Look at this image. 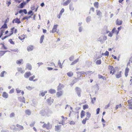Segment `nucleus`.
<instances>
[{
    "instance_id": "nucleus-50",
    "label": "nucleus",
    "mask_w": 132,
    "mask_h": 132,
    "mask_svg": "<svg viewBox=\"0 0 132 132\" xmlns=\"http://www.w3.org/2000/svg\"><path fill=\"white\" fill-rule=\"evenodd\" d=\"M97 12V15H100L102 14L101 12L100 11L98 10H97L96 11Z\"/></svg>"
},
{
    "instance_id": "nucleus-55",
    "label": "nucleus",
    "mask_w": 132,
    "mask_h": 132,
    "mask_svg": "<svg viewBox=\"0 0 132 132\" xmlns=\"http://www.w3.org/2000/svg\"><path fill=\"white\" fill-rule=\"evenodd\" d=\"M121 107V104H120L119 105H117L116 107V109H117L118 108H120Z\"/></svg>"
},
{
    "instance_id": "nucleus-44",
    "label": "nucleus",
    "mask_w": 132,
    "mask_h": 132,
    "mask_svg": "<svg viewBox=\"0 0 132 132\" xmlns=\"http://www.w3.org/2000/svg\"><path fill=\"white\" fill-rule=\"evenodd\" d=\"M26 88L27 89L29 90H31L34 88V87H31L30 86H27L26 87Z\"/></svg>"
},
{
    "instance_id": "nucleus-3",
    "label": "nucleus",
    "mask_w": 132,
    "mask_h": 132,
    "mask_svg": "<svg viewBox=\"0 0 132 132\" xmlns=\"http://www.w3.org/2000/svg\"><path fill=\"white\" fill-rule=\"evenodd\" d=\"M75 90L76 92L78 95L79 97L81 96L80 93L81 92V90L78 87H76Z\"/></svg>"
},
{
    "instance_id": "nucleus-51",
    "label": "nucleus",
    "mask_w": 132,
    "mask_h": 132,
    "mask_svg": "<svg viewBox=\"0 0 132 132\" xmlns=\"http://www.w3.org/2000/svg\"><path fill=\"white\" fill-rule=\"evenodd\" d=\"M83 29V27L82 26H80L78 30L79 32H81Z\"/></svg>"
},
{
    "instance_id": "nucleus-8",
    "label": "nucleus",
    "mask_w": 132,
    "mask_h": 132,
    "mask_svg": "<svg viewBox=\"0 0 132 132\" xmlns=\"http://www.w3.org/2000/svg\"><path fill=\"white\" fill-rule=\"evenodd\" d=\"M121 72L122 71H121L118 72L115 75L116 77L117 78H119L121 77Z\"/></svg>"
},
{
    "instance_id": "nucleus-39",
    "label": "nucleus",
    "mask_w": 132,
    "mask_h": 132,
    "mask_svg": "<svg viewBox=\"0 0 132 132\" xmlns=\"http://www.w3.org/2000/svg\"><path fill=\"white\" fill-rule=\"evenodd\" d=\"M23 59H21L19 60H18L16 61V63L17 64H21L22 62L23 61Z\"/></svg>"
},
{
    "instance_id": "nucleus-18",
    "label": "nucleus",
    "mask_w": 132,
    "mask_h": 132,
    "mask_svg": "<svg viewBox=\"0 0 132 132\" xmlns=\"http://www.w3.org/2000/svg\"><path fill=\"white\" fill-rule=\"evenodd\" d=\"M71 0H67L63 3V6H67L71 2Z\"/></svg>"
},
{
    "instance_id": "nucleus-45",
    "label": "nucleus",
    "mask_w": 132,
    "mask_h": 132,
    "mask_svg": "<svg viewBox=\"0 0 132 132\" xmlns=\"http://www.w3.org/2000/svg\"><path fill=\"white\" fill-rule=\"evenodd\" d=\"M35 78V76L34 75L33 76L30 77L29 78V80L30 81H33V79Z\"/></svg>"
},
{
    "instance_id": "nucleus-15",
    "label": "nucleus",
    "mask_w": 132,
    "mask_h": 132,
    "mask_svg": "<svg viewBox=\"0 0 132 132\" xmlns=\"http://www.w3.org/2000/svg\"><path fill=\"white\" fill-rule=\"evenodd\" d=\"M2 96L4 98H6L8 97V95L6 92H3V93Z\"/></svg>"
},
{
    "instance_id": "nucleus-9",
    "label": "nucleus",
    "mask_w": 132,
    "mask_h": 132,
    "mask_svg": "<svg viewBox=\"0 0 132 132\" xmlns=\"http://www.w3.org/2000/svg\"><path fill=\"white\" fill-rule=\"evenodd\" d=\"M64 86L62 84H59V85L57 87V90H59L61 89H62L63 88Z\"/></svg>"
},
{
    "instance_id": "nucleus-41",
    "label": "nucleus",
    "mask_w": 132,
    "mask_h": 132,
    "mask_svg": "<svg viewBox=\"0 0 132 132\" xmlns=\"http://www.w3.org/2000/svg\"><path fill=\"white\" fill-rule=\"evenodd\" d=\"M7 28V24L5 23L2 26V27H1V29L2 28Z\"/></svg>"
},
{
    "instance_id": "nucleus-54",
    "label": "nucleus",
    "mask_w": 132,
    "mask_h": 132,
    "mask_svg": "<svg viewBox=\"0 0 132 132\" xmlns=\"http://www.w3.org/2000/svg\"><path fill=\"white\" fill-rule=\"evenodd\" d=\"M9 41L10 42V43L12 44H14V42L12 41V39H10L9 40Z\"/></svg>"
},
{
    "instance_id": "nucleus-2",
    "label": "nucleus",
    "mask_w": 132,
    "mask_h": 132,
    "mask_svg": "<svg viewBox=\"0 0 132 132\" xmlns=\"http://www.w3.org/2000/svg\"><path fill=\"white\" fill-rule=\"evenodd\" d=\"M42 127L43 128H46L47 129H50L52 128V126L49 122H48L47 124L44 123L42 126Z\"/></svg>"
},
{
    "instance_id": "nucleus-6",
    "label": "nucleus",
    "mask_w": 132,
    "mask_h": 132,
    "mask_svg": "<svg viewBox=\"0 0 132 132\" xmlns=\"http://www.w3.org/2000/svg\"><path fill=\"white\" fill-rule=\"evenodd\" d=\"M57 25H54L52 28V30H51L50 31V32H52V33H54L56 32L57 28Z\"/></svg>"
},
{
    "instance_id": "nucleus-48",
    "label": "nucleus",
    "mask_w": 132,
    "mask_h": 132,
    "mask_svg": "<svg viewBox=\"0 0 132 132\" xmlns=\"http://www.w3.org/2000/svg\"><path fill=\"white\" fill-rule=\"evenodd\" d=\"M88 108V105H83V109L84 110Z\"/></svg>"
},
{
    "instance_id": "nucleus-17",
    "label": "nucleus",
    "mask_w": 132,
    "mask_h": 132,
    "mask_svg": "<svg viewBox=\"0 0 132 132\" xmlns=\"http://www.w3.org/2000/svg\"><path fill=\"white\" fill-rule=\"evenodd\" d=\"M16 126L18 127V129L19 130H22L23 129V127L21 125L17 124L16 125Z\"/></svg>"
},
{
    "instance_id": "nucleus-52",
    "label": "nucleus",
    "mask_w": 132,
    "mask_h": 132,
    "mask_svg": "<svg viewBox=\"0 0 132 132\" xmlns=\"http://www.w3.org/2000/svg\"><path fill=\"white\" fill-rule=\"evenodd\" d=\"M15 114L13 112L11 113L10 115V117L11 118L13 117L14 116Z\"/></svg>"
},
{
    "instance_id": "nucleus-5",
    "label": "nucleus",
    "mask_w": 132,
    "mask_h": 132,
    "mask_svg": "<svg viewBox=\"0 0 132 132\" xmlns=\"http://www.w3.org/2000/svg\"><path fill=\"white\" fill-rule=\"evenodd\" d=\"M109 31L107 29V27L106 26L105 27L104 29H102V33L103 34H105L108 33Z\"/></svg>"
},
{
    "instance_id": "nucleus-4",
    "label": "nucleus",
    "mask_w": 132,
    "mask_h": 132,
    "mask_svg": "<svg viewBox=\"0 0 132 132\" xmlns=\"http://www.w3.org/2000/svg\"><path fill=\"white\" fill-rule=\"evenodd\" d=\"M31 75V74L30 71H27L24 73V77L25 78H28Z\"/></svg>"
},
{
    "instance_id": "nucleus-53",
    "label": "nucleus",
    "mask_w": 132,
    "mask_h": 132,
    "mask_svg": "<svg viewBox=\"0 0 132 132\" xmlns=\"http://www.w3.org/2000/svg\"><path fill=\"white\" fill-rule=\"evenodd\" d=\"M31 17V16H25V17H24L23 18V20H24L25 19H27V20H28V19L30 18Z\"/></svg>"
},
{
    "instance_id": "nucleus-28",
    "label": "nucleus",
    "mask_w": 132,
    "mask_h": 132,
    "mask_svg": "<svg viewBox=\"0 0 132 132\" xmlns=\"http://www.w3.org/2000/svg\"><path fill=\"white\" fill-rule=\"evenodd\" d=\"M85 111L84 110H82L81 112V117L82 118L85 116Z\"/></svg>"
},
{
    "instance_id": "nucleus-23",
    "label": "nucleus",
    "mask_w": 132,
    "mask_h": 132,
    "mask_svg": "<svg viewBox=\"0 0 132 132\" xmlns=\"http://www.w3.org/2000/svg\"><path fill=\"white\" fill-rule=\"evenodd\" d=\"M49 92L51 94H53L55 93L56 91L54 89H51L49 90Z\"/></svg>"
},
{
    "instance_id": "nucleus-61",
    "label": "nucleus",
    "mask_w": 132,
    "mask_h": 132,
    "mask_svg": "<svg viewBox=\"0 0 132 132\" xmlns=\"http://www.w3.org/2000/svg\"><path fill=\"white\" fill-rule=\"evenodd\" d=\"M62 14L60 12L59 14L57 15V17L59 18L60 19L61 18V16L62 15Z\"/></svg>"
},
{
    "instance_id": "nucleus-47",
    "label": "nucleus",
    "mask_w": 132,
    "mask_h": 132,
    "mask_svg": "<svg viewBox=\"0 0 132 132\" xmlns=\"http://www.w3.org/2000/svg\"><path fill=\"white\" fill-rule=\"evenodd\" d=\"M86 113V116L89 119L90 117L91 114L90 113L88 112H87Z\"/></svg>"
},
{
    "instance_id": "nucleus-25",
    "label": "nucleus",
    "mask_w": 132,
    "mask_h": 132,
    "mask_svg": "<svg viewBox=\"0 0 132 132\" xmlns=\"http://www.w3.org/2000/svg\"><path fill=\"white\" fill-rule=\"evenodd\" d=\"M14 20H15V22L18 24L20 23L21 22L20 19H18V18L14 19Z\"/></svg>"
},
{
    "instance_id": "nucleus-57",
    "label": "nucleus",
    "mask_w": 132,
    "mask_h": 132,
    "mask_svg": "<svg viewBox=\"0 0 132 132\" xmlns=\"http://www.w3.org/2000/svg\"><path fill=\"white\" fill-rule=\"evenodd\" d=\"M104 55L105 56H108L109 55V52L108 51H106L105 53H104Z\"/></svg>"
},
{
    "instance_id": "nucleus-27",
    "label": "nucleus",
    "mask_w": 132,
    "mask_h": 132,
    "mask_svg": "<svg viewBox=\"0 0 132 132\" xmlns=\"http://www.w3.org/2000/svg\"><path fill=\"white\" fill-rule=\"evenodd\" d=\"M40 113L41 114L42 116H44L45 115V110H41L40 112Z\"/></svg>"
},
{
    "instance_id": "nucleus-32",
    "label": "nucleus",
    "mask_w": 132,
    "mask_h": 132,
    "mask_svg": "<svg viewBox=\"0 0 132 132\" xmlns=\"http://www.w3.org/2000/svg\"><path fill=\"white\" fill-rule=\"evenodd\" d=\"M79 59H77L75 60L73 62H72L71 64V65H73L74 64L76 63L77 62L79 61Z\"/></svg>"
},
{
    "instance_id": "nucleus-43",
    "label": "nucleus",
    "mask_w": 132,
    "mask_h": 132,
    "mask_svg": "<svg viewBox=\"0 0 132 132\" xmlns=\"http://www.w3.org/2000/svg\"><path fill=\"white\" fill-rule=\"evenodd\" d=\"M80 79L78 78H75L73 80L72 82H74V83L78 81H79Z\"/></svg>"
},
{
    "instance_id": "nucleus-59",
    "label": "nucleus",
    "mask_w": 132,
    "mask_h": 132,
    "mask_svg": "<svg viewBox=\"0 0 132 132\" xmlns=\"http://www.w3.org/2000/svg\"><path fill=\"white\" fill-rule=\"evenodd\" d=\"M14 88H13L12 89H11L9 92V93L10 94H12L14 92Z\"/></svg>"
},
{
    "instance_id": "nucleus-1",
    "label": "nucleus",
    "mask_w": 132,
    "mask_h": 132,
    "mask_svg": "<svg viewBox=\"0 0 132 132\" xmlns=\"http://www.w3.org/2000/svg\"><path fill=\"white\" fill-rule=\"evenodd\" d=\"M107 39V37L105 36H102L99 38L97 40L100 42L101 43H103Z\"/></svg>"
},
{
    "instance_id": "nucleus-34",
    "label": "nucleus",
    "mask_w": 132,
    "mask_h": 132,
    "mask_svg": "<svg viewBox=\"0 0 132 132\" xmlns=\"http://www.w3.org/2000/svg\"><path fill=\"white\" fill-rule=\"evenodd\" d=\"M108 69L110 71H113L114 69V67L110 65L108 66Z\"/></svg>"
},
{
    "instance_id": "nucleus-19",
    "label": "nucleus",
    "mask_w": 132,
    "mask_h": 132,
    "mask_svg": "<svg viewBox=\"0 0 132 132\" xmlns=\"http://www.w3.org/2000/svg\"><path fill=\"white\" fill-rule=\"evenodd\" d=\"M34 49L33 47L32 46H29L27 47V50L28 51H30L33 50Z\"/></svg>"
},
{
    "instance_id": "nucleus-58",
    "label": "nucleus",
    "mask_w": 132,
    "mask_h": 132,
    "mask_svg": "<svg viewBox=\"0 0 132 132\" xmlns=\"http://www.w3.org/2000/svg\"><path fill=\"white\" fill-rule=\"evenodd\" d=\"M98 78L100 79H104V77L102 76V75H98Z\"/></svg>"
},
{
    "instance_id": "nucleus-37",
    "label": "nucleus",
    "mask_w": 132,
    "mask_h": 132,
    "mask_svg": "<svg viewBox=\"0 0 132 132\" xmlns=\"http://www.w3.org/2000/svg\"><path fill=\"white\" fill-rule=\"evenodd\" d=\"M10 128L11 129L15 130V125H12L10 127Z\"/></svg>"
},
{
    "instance_id": "nucleus-36",
    "label": "nucleus",
    "mask_w": 132,
    "mask_h": 132,
    "mask_svg": "<svg viewBox=\"0 0 132 132\" xmlns=\"http://www.w3.org/2000/svg\"><path fill=\"white\" fill-rule=\"evenodd\" d=\"M26 114L28 115H30L31 114V112L29 110H27L25 111Z\"/></svg>"
},
{
    "instance_id": "nucleus-16",
    "label": "nucleus",
    "mask_w": 132,
    "mask_h": 132,
    "mask_svg": "<svg viewBox=\"0 0 132 132\" xmlns=\"http://www.w3.org/2000/svg\"><path fill=\"white\" fill-rule=\"evenodd\" d=\"M17 69L18 71L20 72L21 73H23L25 72L24 70H23L22 68L21 67L18 68Z\"/></svg>"
},
{
    "instance_id": "nucleus-10",
    "label": "nucleus",
    "mask_w": 132,
    "mask_h": 132,
    "mask_svg": "<svg viewBox=\"0 0 132 132\" xmlns=\"http://www.w3.org/2000/svg\"><path fill=\"white\" fill-rule=\"evenodd\" d=\"M18 98L20 102L25 103V99L23 97H19Z\"/></svg>"
},
{
    "instance_id": "nucleus-14",
    "label": "nucleus",
    "mask_w": 132,
    "mask_h": 132,
    "mask_svg": "<svg viewBox=\"0 0 132 132\" xmlns=\"http://www.w3.org/2000/svg\"><path fill=\"white\" fill-rule=\"evenodd\" d=\"M61 125H57L55 126V131L60 132Z\"/></svg>"
},
{
    "instance_id": "nucleus-63",
    "label": "nucleus",
    "mask_w": 132,
    "mask_h": 132,
    "mask_svg": "<svg viewBox=\"0 0 132 132\" xmlns=\"http://www.w3.org/2000/svg\"><path fill=\"white\" fill-rule=\"evenodd\" d=\"M113 34V33L112 32H110L108 35V36L111 37L112 36Z\"/></svg>"
},
{
    "instance_id": "nucleus-11",
    "label": "nucleus",
    "mask_w": 132,
    "mask_h": 132,
    "mask_svg": "<svg viewBox=\"0 0 132 132\" xmlns=\"http://www.w3.org/2000/svg\"><path fill=\"white\" fill-rule=\"evenodd\" d=\"M122 21L119 20L118 19H117L116 21V24L117 25H120L122 23Z\"/></svg>"
},
{
    "instance_id": "nucleus-22",
    "label": "nucleus",
    "mask_w": 132,
    "mask_h": 132,
    "mask_svg": "<svg viewBox=\"0 0 132 132\" xmlns=\"http://www.w3.org/2000/svg\"><path fill=\"white\" fill-rule=\"evenodd\" d=\"M56 95L58 97H59L61 96L62 94V91H60L57 92L56 93Z\"/></svg>"
},
{
    "instance_id": "nucleus-38",
    "label": "nucleus",
    "mask_w": 132,
    "mask_h": 132,
    "mask_svg": "<svg viewBox=\"0 0 132 132\" xmlns=\"http://www.w3.org/2000/svg\"><path fill=\"white\" fill-rule=\"evenodd\" d=\"M77 74L78 75H80V77H81V75L82 74L84 73V71H81V72H76Z\"/></svg>"
},
{
    "instance_id": "nucleus-49",
    "label": "nucleus",
    "mask_w": 132,
    "mask_h": 132,
    "mask_svg": "<svg viewBox=\"0 0 132 132\" xmlns=\"http://www.w3.org/2000/svg\"><path fill=\"white\" fill-rule=\"evenodd\" d=\"M101 63V60H98L96 61V64H100Z\"/></svg>"
},
{
    "instance_id": "nucleus-35",
    "label": "nucleus",
    "mask_w": 132,
    "mask_h": 132,
    "mask_svg": "<svg viewBox=\"0 0 132 132\" xmlns=\"http://www.w3.org/2000/svg\"><path fill=\"white\" fill-rule=\"evenodd\" d=\"M94 6L97 9L98 8V2H95L94 3Z\"/></svg>"
},
{
    "instance_id": "nucleus-46",
    "label": "nucleus",
    "mask_w": 132,
    "mask_h": 132,
    "mask_svg": "<svg viewBox=\"0 0 132 132\" xmlns=\"http://www.w3.org/2000/svg\"><path fill=\"white\" fill-rule=\"evenodd\" d=\"M58 65H59L60 67L61 68H62V64L61 63L60 60H59L58 61Z\"/></svg>"
},
{
    "instance_id": "nucleus-33",
    "label": "nucleus",
    "mask_w": 132,
    "mask_h": 132,
    "mask_svg": "<svg viewBox=\"0 0 132 132\" xmlns=\"http://www.w3.org/2000/svg\"><path fill=\"white\" fill-rule=\"evenodd\" d=\"M5 73H6V72L5 71H3L1 73L0 75V76L1 77H3L4 76V74Z\"/></svg>"
},
{
    "instance_id": "nucleus-12",
    "label": "nucleus",
    "mask_w": 132,
    "mask_h": 132,
    "mask_svg": "<svg viewBox=\"0 0 132 132\" xmlns=\"http://www.w3.org/2000/svg\"><path fill=\"white\" fill-rule=\"evenodd\" d=\"M26 4V2H23L19 5V7H18L19 8H22Z\"/></svg>"
},
{
    "instance_id": "nucleus-24",
    "label": "nucleus",
    "mask_w": 132,
    "mask_h": 132,
    "mask_svg": "<svg viewBox=\"0 0 132 132\" xmlns=\"http://www.w3.org/2000/svg\"><path fill=\"white\" fill-rule=\"evenodd\" d=\"M69 8L70 10L72 11H73L74 10V8L73 6V4L70 3L69 5Z\"/></svg>"
},
{
    "instance_id": "nucleus-31",
    "label": "nucleus",
    "mask_w": 132,
    "mask_h": 132,
    "mask_svg": "<svg viewBox=\"0 0 132 132\" xmlns=\"http://www.w3.org/2000/svg\"><path fill=\"white\" fill-rule=\"evenodd\" d=\"M67 75L70 77L72 76L73 75V73L71 71L67 73Z\"/></svg>"
},
{
    "instance_id": "nucleus-30",
    "label": "nucleus",
    "mask_w": 132,
    "mask_h": 132,
    "mask_svg": "<svg viewBox=\"0 0 132 132\" xmlns=\"http://www.w3.org/2000/svg\"><path fill=\"white\" fill-rule=\"evenodd\" d=\"M25 38V35H21V36H19V38L21 40L24 39Z\"/></svg>"
},
{
    "instance_id": "nucleus-64",
    "label": "nucleus",
    "mask_w": 132,
    "mask_h": 132,
    "mask_svg": "<svg viewBox=\"0 0 132 132\" xmlns=\"http://www.w3.org/2000/svg\"><path fill=\"white\" fill-rule=\"evenodd\" d=\"M129 102L130 103H132V98L131 97V99L128 100V103Z\"/></svg>"
},
{
    "instance_id": "nucleus-40",
    "label": "nucleus",
    "mask_w": 132,
    "mask_h": 132,
    "mask_svg": "<svg viewBox=\"0 0 132 132\" xmlns=\"http://www.w3.org/2000/svg\"><path fill=\"white\" fill-rule=\"evenodd\" d=\"M88 119V118H86L85 119H84L82 121V123L83 124H85L86 123V121Z\"/></svg>"
},
{
    "instance_id": "nucleus-42",
    "label": "nucleus",
    "mask_w": 132,
    "mask_h": 132,
    "mask_svg": "<svg viewBox=\"0 0 132 132\" xmlns=\"http://www.w3.org/2000/svg\"><path fill=\"white\" fill-rule=\"evenodd\" d=\"M44 35H42V36L40 38V43H42L43 41V40L44 39Z\"/></svg>"
},
{
    "instance_id": "nucleus-21",
    "label": "nucleus",
    "mask_w": 132,
    "mask_h": 132,
    "mask_svg": "<svg viewBox=\"0 0 132 132\" xmlns=\"http://www.w3.org/2000/svg\"><path fill=\"white\" fill-rule=\"evenodd\" d=\"M9 52V51H0V56H3L5 53L7 52Z\"/></svg>"
},
{
    "instance_id": "nucleus-20",
    "label": "nucleus",
    "mask_w": 132,
    "mask_h": 132,
    "mask_svg": "<svg viewBox=\"0 0 132 132\" xmlns=\"http://www.w3.org/2000/svg\"><path fill=\"white\" fill-rule=\"evenodd\" d=\"M129 71V69L128 67L126 68L125 71V75L126 77H127V76Z\"/></svg>"
},
{
    "instance_id": "nucleus-26",
    "label": "nucleus",
    "mask_w": 132,
    "mask_h": 132,
    "mask_svg": "<svg viewBox=\"0 0 132 132\" xmlns=\"http://www.w3.org/2000/svg\"><path fill=\"white\" fill-rule=\"evenodd\" d=\"M91 20V17L90 16H88L87 17L86 21L87 23L89 22Z\"/></svg>"
},
{
    "instance_id": "nucleus-13",
    "label": "nucleus",
    "mask_w": 132,
    "mask_h": 132,
    "mask_svg": "<svg viewBox=\"0 0 132 132\" xmlns=\"http://www.w3.org/2000/svg\"><path fill=\"white\" fill-rule=\"evenodd\" d=\"M51 97H50L47 100V102L50 105L54 101V100L53 99L51 100Z\"/></svg>"
},
{
    "instance_id": "nucleus-56",
    "label": "nucleus",
    "mask_w": 132,
    "mask_h": 132,
    "mask_svg": "<svg viewBox=\"0 0 132 132\" xmlns=\"http://www.w3.org/2000/svg\"><path fill=\"white\" fill-rule=\"evenodd\" d=\"M16 90L17 93H20L21 92V90H19V89L18 88H16Z\"/></svg>"
},
{
    "instance_id": "nucleus-29",
    "label": "nucleus",
    "mask_w": 132,
    "mask_h": 132,
    "mask_svg": "<svg viewBox=\"0 0 132 132\" xmlns=\"http://www.w3.org/2000/svg\"><path fill=\"white\" fill-rule=\"evenodd\" d=\"M41 92V93L39 94V96L41 95L42 96H43L45 95V94L47 93V91H45L44 92Z\"/></svg>"
},
{
    "instance_id": "nucleus-62",
    "label": "nucleus",
    "mask_w": 132,
    "mask_h": 132,
    "mask_svg": "<svg viewBox=\"0 0 132 132\" xmlns=\"http://www.w3.org/2000/svg\"><path fill=\"white\" fill-rule=\"evenodd\" d=\"M119 38V36L118 35H116V38L115 39V40H118Z\"/></svg>"
},
{
    "instance_id": "nucleus-7",
    "label": "nucleus",
    "mask_w": 132,
    "mask_h": 132,
    "mask_svg": "<svg viewBox=\"0 0 132 132\" xmlns=\"http://www.w3.org/2000/svg\"><path fill=\"white\" fill-rule=\"evenodd\" d=\"M32 68V67L31 64L29 63H27V64L25 69H27L28 70H31Z\"/></svg>"
},
{
    "instance_id": "nucleus-60",
    "label": "nucleus",
    "mask_w": 132,
    "mask_h": 132,
    "mask_svg": "<svg viewBox=\"0 0 132 132\" xmlns=\"http://www.w3.org/2000/svg\"><path fill=\"white\" fill-rule=\"evenodd\" d=\"M73 59H74V56H71L69 57V59L70 61H73Z\"/></svg>"
}]
</instances>
